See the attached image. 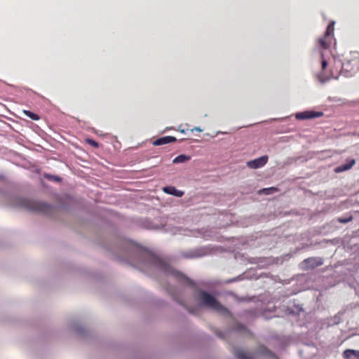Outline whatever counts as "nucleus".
I'll return each mask as SVG.
<instances>
[{
  "instance_id": "nucleus-1",
  "label": "nucleus",
  "mask_w": 359,
  "mask_h": 359,
  "mask_svg": "<svg viewBox=\"0 0 359 359\" xmlns=\"http://www.w3.org/2000/svg\"><path fill=\"white\" fill-rule=\"evenodd\" d=\"M199 300L202 306L210 308L223 316H231L230 311L208 292H200Z\"/></svg>"
},
{
  "instance_id": "nucleus-2",
  "label": "nucleus",
  "mask_w": 359,
  "mask_h": 359,
  "mask_svg": "<svg viewBox=\"0 0 359 359\" xmlns=\"http://www.w3.org/2000/svg\"><path fill=\"white\" fill-rule=\"evenodd\" d=\"M334 32V22L332 21L327 25L325 34L318 39V46L324 50L328 49L333 42L335 43Z\"/></svg>"
},
{
  "instance_id": "nucleus-3",
  "label": "nucleus",
  "mask_w": 359,
  "mask_h": 359,
  "mask_svg": "<svg viewBox=\"0 0 359 359\" xmlns=\"http://www.w3.org/2000/svg\"><path fill=\"white\" fill-rule=\"evenodd\" d=\"M25 207L33 212L48 214L52 211V207L45 203L36 201H27L25 202Z\"/></svg>"
},
{
  "instance_id": "nucleus-4",
  "label": "nucleus",
  "mask_w": 359,
  "mask_h": 359,
  "mask_svg": "<svg viewBox=\"0 0 359 359\" xmlns=\"http://www.w3.org/2000/svg\"><path fill=\"white\" fill-rule=\"evenodd\" d=\"M321 66H322V70L323 73L321 75L319 76V79L321 81H325L330 78H337L338 72H334L333 70H330L329 72H325V69L327 66V62L325 60L323 59V55H322V61H321Z\"/></svg>"
},
{
  "instance_id": "nucleus-5",
  "label": "nucleus",
  "mask_w": 359,
  "mask_h": 359,
  "mask_svg": "<svg viewBox=\"0 0 359 359\" xmlns=\"http://www.w3.org/2000/svg\"><path fill=\"white\" fill-rule=\"evenodd\" d=\"M268 156H262L247 162V166L251 169H257L264 166L268 161Z\"/></svg>"
},
{
  "instance_id": "nucleus-6",
  "label": "nucleus",
  "mask_w": 359,
  "mask_h": 359,
  "mask_svg": "<svg viewBox=\"0 0 359 359\" xmlns=\"http://www.w3.org/2000/svg\"><path fill=\"white\" fill-rule=\"evenodd\" d=\"M323 116L322 112H317L313 111H305L303 112L297 113L295 117L298 120L312 119Z\"/></svg>"
},
{
  "instance_id": "nucleus-7",
  "label": "nucleus",
  "mask_w": 359,
  "mask_h": 359,
  "mask_svg": "<svg viewBox=\"0 0 359 359\" xmlns=\"http://www.w3.org/2000/svg\"><path fill=\"white\" fill-rule=\"evenodd\" d=\"M303 264H304V268L306 269H314L321 266L323 264V260L320 258L309 257L304 259Z\"/></svg>"
},
{
  "instance_id": "nucleus-8",
  "label": "nucleus",
  "mask_w": 359,
  "mask_h": 359,
  "mask_svg": "<svg viewBox=\"0 0 359 359\" xmlns=\"http://www.w3.org/2000/svg\"><path fill=\"white\" fill-rule=\"evenodd\" d=\"M176 141V137L173 136H164L155 140L152 144L154 146H160L172 142H175Z\"/></svg>"
},
{
  "instance_id": "nucleus-9",
  "label": "nucleus",
  "mask_w": 359,
  "mask_h": 359,
  "mask_svg": "<svg viewBox=\"0 0 359 359\" xmlns=\"http://www.w3.org/2000/svg\"><path fill=\"white\" fill-rule=\"evenodd\" d=\"M163 191L166 194L173 195L177 197H182L184 195V192L182 191L177 190L172 186L165 187L163 188Z\"/></svg>"
},
{
  "instance_id": "nucleus-10",
  "label": "nucleus",
  "mask_w": 359,
  "mask_h": 359,
  "mask_svg": "<svg viewBox=\"0 0 359 359\" xmlns=\"http://www.w3.org/2000/svg\"><path fill=\"white\" fill-rule=\"evenodd\" d=\"M355 163V161L354 159H351L348 163L337 166L334 168V171L337 173L341 172L346 170L351 169Z\"/></svg>"
},
{
  "instance_id": "nucleus-11",
  "label": "nucleus",
  "mask_w": 359,
  "mask_h": 359,
  "mask_svg": "<svg viewBox=\"0 0 359 359\" xmlns=\"http://www.w3.org/2000/svg\"><path fill=\"white\" fill-rule=\"evenodd\" d=\"M344 359H359V351L346 349L343 352Z\"/></svg>"
},
{
  "instance_id": "nucleus-12",
  "label": "nucleus",
  "mask_w": 359,
  "mask_h": 359,
  "mask_svg": "<svg viewBox=\"0 0 359 359\" xmlns=\"http://www.w3.org/2000/svg\"><path fill=\"white\" fill-rule=\"evenodd\" d=\"M235 355L238 359H255L254 355L250 353H245L243 350H236Z\"/></svg>"
},
{
  "instance_id": "nucleus-13",
  "label": "nucleus",
  "mask_w": 359,
  "mask_h": 359,
  "mask_svg": "<svg viewBox=\"0 0 359 359\" xmlns=\"http://www.w3.org/2000/svg\"><path fill=\"white\" fill-rule=\"evenodd\" d=\"M190 156H187V155H184V154H181V155H179L177 156V157H175L172 162L173 163H184L186 161H188L190 160Z\"/></svg>"
},
{
  "instance_id": "nucleus-14",
  "label": "nucleus",
  "mask_w": 359,
  "mask_h": 359,
  "mask_svg": "<svg viewBox=\"0 0 359 359\" xmlns=\"http://www.w3.org/2000/svg\"><path fill=\"white\" fill-rule=\"evenodd\" d=\"M150 262L152 264H154L158 267H160V268L163 269V270H165L166 266L165 264H163L162 261L161 259H159L158 258H157L156 257H151L150 259Z\"/></svg>"
},
{
  "instance_id": "nucleus-15",
  "label": "nucleus",
  "mask_w": 359,
  "mask_h": 359,
  "mask_svg": "<svg viewBox=\"0 0 359 359\" xmlns=\"http://www.w3.org/2000/svg\"><path fill=\"white\" fill-rule=\"evenodd\" d=\"M278 189L276 187H269V188H264L259 191V194H262L265 195H269L272 194L275 192H277Z\"/></svg>"
},
{
  "instance_id": "nucleus-16",
  "label": "nucleus",
  "mask_w": 359,
  "mask_h": 359,
  "mask_svg": "<svg viewBox=\"0 0 359 359\" xmlns=\"http://www.w3.org/2000/svg\"><path fill=\"white\" fill-rule=\"evenodd\" d=\"M23 113L27 116L29 117V118L32 119V120H34V121H37V120H39L40 117L38 114L31 111H29V110H24L23 111Z\"/></svg>"
},
{
  "instance_id": "nucleus-17",
  "label": "nucleus",
  "mask_w": 359,
  "mask_h": 359,
  "mask_svg": "<svg viewBox=\"0 0 359 359\" xmlns=\"http://www.w3.org/2000/svg\"><path fill=\"white\" fill-rule=\"evenodd\" d=\"M353 217L351 215L348 216V217H339L337 219L338 222L340 223H348L351 221H352Z\"/></svg>"
},
{
  "instance_id": "nucleus-18",
  "label": "nucleus",
  "mask_w": 359,
  "mask_h": 359,
  "mask_svg": "<svg viewBox=\"0 0 359 359\" xmlns=\"http://www.w3.org/2000/svg\"><path fill=\"white\" fill-rule=\"evenodd\" d=\"M87 142L90 145H91V146H93V147H95V148L98 147V146H99L98 143L97 142H95V140H90V139L87 140Z\"/></svg>"
},
{
  "instance_id": "nucleus-19",
  "label": "nucleus",
  "mask_w": 359,
  "mask_h": 359,
  "mask_svg": "<svg viewBox=\"0 0 359 359\" xmlns=\"http://www.w3.org/2000/svg\"><path fill=\"white\" fill-rule=\"evenodd\" d=\"M46 177L48 178V179L52 178V179L55 180V181H60V177H58L57 176L48 175Z\"/></svg>"
},
{
  "instance_id": "nucleus-20",
  "label": "nucleus",
  "mask_w": 359,
  "mask_h": 359,
  "mask_svg": "<svg viewBox=\"0 0 359 359\" xmlns=\"http://www.w3.org/2000/svg\"><path fill=\"white\" fill-rule=\"evenodd\" d=\"M193 130H196V131H198V132H201L202 131V130L199 127L194 128V129H192V131Z\"/></svg>"
},
{
  "instance_id": "nucleus-21",
  "label": "nucleus",
  "mask_w": 359,
  "mask_h": 359,
  "mask_svg": "<svg viewBox=\"0 0 359 359\" xmlns=\"http://www.w3.org/2000/svg\"><path fill=\"white\" fill-rule=\"evenodd\" d=\"M200 255H188L187 256V257H199Z\"/></svg>"
}]
</instances>
